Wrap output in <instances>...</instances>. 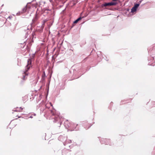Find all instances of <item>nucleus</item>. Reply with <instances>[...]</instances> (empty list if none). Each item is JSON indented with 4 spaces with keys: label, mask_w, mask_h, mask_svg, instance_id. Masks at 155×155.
<instances>
[{
    "label": "nucleus",
    "mask_w": 155,
    "mask_h": 155,
    "mask_svg": "<svg viewBox=\"0 0 155 155\" xmlns=\"http://www.w3.org/2000/svg\"><path fill=\"white\" fill-rule=\"evenodd\" d=\"M31 60V59H28V64L26 66V72L29 69L32 67Z\"/></svg>",
    "instance_id": "obj_1"
},
{
    "label": "nucleus",
    "mask_w": 155,
    "mask_h": 155,
    "mask_svg": "<svg viewBox=\"0 0 155 155\" xmlns=\"http://www.w3.org/2000/svg\"><path fill=\"white\" fill-rule=\"evenodd\" d=\"M139 6V4H136L132 8L131 10V12H134L136 11L137 8Z\"/></svg>",
    "instance_id": "obj_2"
},
{
    "label": "nucleus",
    "mask_w": 155,
    "mask_h": 155,
    "mask_svg": "<svg viewBox=\"0 0 155 155\" xmlns=\"http://www.w3.org/2000/svg\"><path fill=\"white\" fill-rule=\"evenodd\" d=\"M114 4H113L112 3H111V2H110L108 3H105L104 4V6H111V5H114Z\"/></svg>",
    "instance_id": "obj_3"
},
{
    "label": "nucleus",
    "mask_w": 155,
    "mask_h": 155,
    "mask_svg": "<svg viewBox=\"0 0 155 155\" xmlns=\"http://www.w3.org/2000/svg\"><path fill=\"white\" fill-rule=\"evenodd\" d=\"M24 74H25V75H23V79L24 80H25L26 78V77L27 76V74H26V73L25 72H24Z\"/></svg>",
    "instance_id": "obj_4"
},
{
    "label": "nucleus",
    "mask_w": 155,
    "mask_h": 155,
    "mask_svg": "<svg viewBox=\"0 0 155 155\" xmlns=\"http://www.w3.org/2000/svg\"><path fill=\"white\" fill-rule=\"evenodd\" d=\"M117 0H113V1L111 2V3H112L114 4L112 5H114L117 4V3L116 2Z\"/></svg>",
    "instance_id": "obj_5"
},
{
    "label": "nucleus",
    "mask_w": 155,
    "mask_h": 155,
    "mask_svg": "<svg viewBox=\"0 0 155 155\" xmlns=\"http://www.w3.org/2000/svg\"><path fill=\"white\" fill-rule=\"evenodd\" d=\"M81 17L79 18H78V19H77L75 21H74V23H76L78 22L80 20H81Z\"/></svg>",
    "instance_id": "obj_6"
},
{
    "label": "nucleus",
    "mask_w": 155,
    "mask_h": 155,
    "mask_svg": "<svg viewBox=\"0 0 155 155\" xmlns=\"http://www.w3.org/2000/svg\"><path fill=\"white\" fill-rule=\"evenodd\" d=\"M27 10V7H25L24 8H23L22 10V13L26 11V10Z\"/></svg>",
    "instance_id": "obj_7"
},
{
    "label": "nucleus",
    "mask_w": 155,
    "mask_h": 155,
    "mask_svg": "<svg viewBox=\"0 0 155 155\" xmlns=\"http://www.w3.org/2000/svg\"><path fill=\"white\" fill-rule=\"evenodd\" d=\"M30 117L32 118V117Z\"/></svg>",
    "instance_id": "obj_8"
}]
</instances>
